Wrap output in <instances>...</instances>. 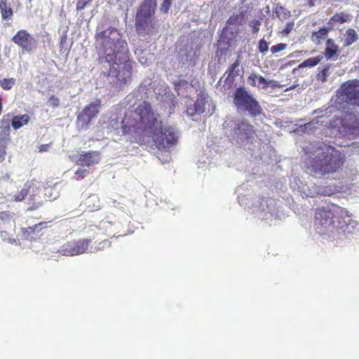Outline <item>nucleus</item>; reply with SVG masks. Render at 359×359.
I'll return each mask as SVG.
<instances>
[{"instance_id":"nucleus-41","label":"nucleus","mask_w":359,"mask_h":359,"mask_svg":"<svg viewBox=\"0 0 359 359\" xmlns=\"http://www.w3.org/2000/svg\"><path fill=\"white\" fill-rule=\"evenodd\" d=\"M285 85L280 84L279 82L274 80H267V88L270 86L272 88H281Z\"/></svg>"},{"instance_id":"nucleus-15","label":"nucleus","mask_w":359,"mask_h":359,"mask_svg":"<svg viewBox=\"0 0 359 359\" xmlns=\"http://www.w3.org/2000/svg\"><path fill=\"white\" fill-rule=\"evenodd\" d=\"M313 191L310 190V196H313L315 195L321 196H332L339 191V187L335 185H325V186H316L312 187Z\"/></svg>"},{"instance_id":"nucleus-44","label":"nucleus","mask_w":359,"mask_h":359,"mask_svg":"<svg viewBox=\"0 0 359 359\" xmlns=\"http://www.w3.org/2000/svg\"><path fill=\"white\" fill-rule=\"evenodd\" d=\"M109 245H110L109 241L108 240H104V241L99 243L97 248H95V251L103 250L105 248L109 247Z\"/></svg>"},{"instance_id":"nucleus-28","label":"nucleus","mask_w":359,"mask_h":359,"mask_svg":"<svg viewBox=\"0 0 359 359\" xmlns=\"http://www.w3.org/2000/svg\"><path fill=\"white\" fill-rule=\"evenodd\" d=\"M32 185L33 184L31 182L26 183L22 190L14 196V200L15 201H22L29 193Z\"/></svg>"},{"instance_id":"nucleus-38","label":"nucleus","mask_w":359,"mask_h":359,"mask_svg":"<svg viewBox=\"0 0 359 359\" xmlns=\"http://www.w3.org/2000/svg\"><path fill=\"white\" fill-rule=\"evenodd\" d=\"M172 4V0H163L161 5L160 10L163 13H168L170 7L171 6Z\"/></svg>"},{"instance_id":"nucleus-31","label":"nucleus","mask_w":359,"mask_h":359,"mask_svg":"<svg viewBox=\"0 0 359 359\" xmlns=\"http://www.w3.org/2000/svg\"><path fill=\"white\" fill-rule=\"evenodd\" d=\"M206 100L203 97H198L196 102L194 104L195 106V111H198V114H201L205 111V105Z\"/></svg>"},{"instance_id":"nucleus-16","label":"nucleus","mask_w":359,"mask_h":359,"mask_svg":"<svg viewBox=\"0 0 359 359\" xmlns=\"http://www.w3.org/2000/svg\"><path fill=\"white\" fill-rule=\"evenodd\" d=\"M46 227V222H40L32 226L22 229L23 236L27 239H34L36 232L39 233L43 229Z\"/></svg>"},{"instance_id":"nucleus-43","label":"nucleus","mask_w":359,"mask_h":359,"mask_svg":"<svg viewBox=\"0 0 359 359\" xmlns=\"http://www.w3.org/2000/svg\"><path fill=\"white\" fill-rule=\"evenodd\" d=\"M195 109L194 104L188 107L187 109V116L193 118L195 115L198 114V111H195Z\"/></svg>"},{"instance_id":"nucleus-55","label":"nucleus","mask_w":359,"mask_h":359,"mask_svg":"<svg viewBox=\"0 0 359 359\" xmlns=\"http://www.w3.org/2000/svg\"><path fill=\"white\" fill-rule=\"evenodd\" d=\"M107 223H108L107 221H103V222H102L101 224H102V226H105Z\"/></svg>"},{"instance_id":"nucleus-56","label":"nucleus","mask_w":359,"mask_h":359,"mask_svg":"<svg viewBox=\"0 0 359 359\" xmlns=\"http://www.w3.org/2000/svg\"><path fill=\"white\" fill-rule=\"evenodd\" d=\"M49 191H51V189H47L46 194H47L49 192Z\"/></svg>"},{"instance_id":"nucleus-48","label":"nucleus","mask_w":359,"mask_h":359,"mask_svg":"<svg viewBox=\"0 0 359 359\" xmlns=\"http://www.w3.org/2000/svg\"><path fill=\"white\" fill-rule=\"evenodd\" d=\"M10 180V175L6 174L4 176L0 177V180L7 181Z\"/></svg>"},{"instance_id":"nucleus-6","label":"nucleus","mask_w":359,"mask_h":359,"mask_svg":"<svg viewBox=\"0 0 359 359\" xmlns=\"http://www.w3.org/2000/svg\"><path fill=\"white\" fill-rule=\"evenodd\" d=\"M156 0H144L137 8L135 15V28L139 34H152L157 28L154 18Z\"/></svg>"},{"instance_id":"nucleus-49","label":"nucleus","mask_w":359,"mask_h":359,"mask_svg":"<svg viewBox=\"0 0 359 359\" xmlns=\"http://www.w3.org/2000/svg\"><path fill=\"white\" fill-rule=\"evenodd\" d=\"M48 145L47 144H43L40 147V151H47Z\"/></svg>"},{"instance_id":"nucleus-12","label":"nucleus","mask_w":359,"mask_h":359,"mask_svg":"<svg viewBox=\"0 0 359 359\" xmlns=\"http://www.w3.org/2000/svg\"><path fill=\"white\" fill-rule=\"evenodd\" d=\"M339 133L342 136L353 139L359 135V118L351 116L342 123Z\"/></svg>"},{"instance_id":"nucleus-24","label":"nucleus","mask_w":359,"mask_h":359,"mask_svg":"<svg viewBox=\"0 0 359 359\" xmlns=\"http://www.w3.org/2000/svg\"><path fill=\"white\" fill-rule=\"evenodd\" d=\"M328 34V29L326 28L320 29L317 32H314L311 36V40L316 44H320L324 41Z\"/></svg>"},{"instance_id":"nucleus-14","label":"nucleus","mask_w":359,"mask_h":359,"mask_svg":"<svg viewBox=\"0 0 359 359\" xmlns=\"http://www.w3.org/2000/svg\"><path fill=\"white\" fill-rule=\"evenodd\" d=\"M100 161V154L98 151H82L76 161L77 163L83 166H90L97 163Z\"/></svg>"},{"instance_id":"nucleus-52","label":"nucleus","mask_w":359,"mask_h":359,"mask_svg":"<svg viewBox=\"0 0 359 359\" xmlns=\"http://www.w3.org/2000/svg\"><path fill=\"white\" fill-rule=\"evenodd\" d=\"M310 6H314V0H308Z\"/></svg>"},{"instance_id":"nucleus-50","label":"nucleus","mask_w":359,"mask_h":359,"mask_svg":"<svg viewBox=\"0 0 359 359\" xmlns=\"http://www.w3.org/2000/svg\"><path fill=\"white\" fill-rule=\"evenodd\" d=\"M297 86H298V85H292V86H291L290 87H289V88H286V89L285 90V92H287V91H289V90H294V88H296Z\"/></svg>"},{"instance_id":"nucleus-9","label":"nucleus","mask_w":359,"mask_h":359,"mask_svg":"<svg viewBox=\"0 0 359 359\" xmlns=\"http://www.w3.org/2000/svg\"><path fill=\"white\" fill-rule=\"evenodd\" d=\"M107 62L110 65L111 74L117 73L118 80L121 83L126 84L130 80L133 65L130 59V52L126 60H115L113 62Z\"/></svg>"},{"instance_id":"nucleus-51","label":"nucleus","mask_w":359,"mask_h":359,"mask_svg":"<svg viewBox=\"0 0 359 359\" xmlns=\"http://www.w3.org/2000/svg\"><path fill=\"white\" fill-rule=\"evenodd\" d=\"M41 204H39L38 205H33V206H31L28 208V210H35L39 206H40Z\"/></svg>"},{"instance_id":"nucleus-40","label":"nucleus","mask_w":359,"mask_h":359,"mask_svg":"<svg viewBox=\"0 0 359 359\" xmlns=\"http://www.w3.org/2000/svg\"><path fill=\"white\" fill-rule=\"evenodd\" d=\"M261 22L258 20H253L250 22V26L252 28V32L257 34L259 30Z\"/></svg>"},{"instance_id":"nucleus-17","label":"nucleus","mask_w":359,"mask_h":359,"mask_svg":"<svg viewBox=\"0 0 359 359\" xmlns=\"http://www.w3.org/2000/svg\"><path fill=\"white\" fill-rule=\"evenodd\" d=\"M358 39V35L355 29H348L342 34L341 40L345 46H349Z\"/></svg>"},{"instance_id":"nucleus-19","label":"nucleus","mask_w":359,"mask_h":359,"mask_svg":"<svg viewBox=\"0 0 359 359\" xmlns=\"http://www.w3.org/2000/svg\"><path fill=\"white\" fill-rule=\"evenodd\" d=\"M351 21V15L344 13L334 15L329 21L330 27H334L338 24H342Z\"/></svg>"},{"instance_id":"nucleus-11","label":"nucleus","mask_w":359,"mask_h":359,"mask_svg":"<svg viewBox=\"0 0 359 359\" xmlns=\"http://www.w3.org/2000/svg\"><path fill=\"white\" fill-rule=\"evenodd\" d=\"M90 240H79L76 242L68 243L63 246L60 252L65 256H74L86 252L88 250Z\"/></svg>"},{"instance_id":"nucleus-54","label":"nucleus","mask_w":359,"mask_h":359,"mask_svg":"<svg viewBox=\"0 0 359 359\" xmlns=\"http://www.w3.org/2000/svg\"><path fill=\"white\" fill-rule=\"evenodd\" d=\"M4 216H8V214H6V212H1V217L4 218Z\"/></svg>"},{"instance_id":"nucleus-5","label":"nucleus","mask_w":359,"mask_h":359,"mask_svg":"<svg viewBox=\"0 0 359 359\" xmlns=\"http://www.w3.org/2000/svg\"><path fill=\"white\" fill-rule=\"evenodd\" d=\"M223 129L231 142L239 147L250 143L255 134L253 126L243 118H226Z\"/></svg>"},{"instance_id":"nucleus-35","label":"nucleus","mask_w":359,"mask_h":359,"mask_svg":"<svg viewBox=\"0 0 359 359\" xmlns=\"http://www.w3.org/2000/svg\"><path fill=\"white\" fill-rule=\"evenodd\" d=\"M243 21V18L241 14L233 15L231 16L227 22L229 25H241Z\"/></svg>"},{"instance_id":"nucleus-21","label":"nucleus","mask_w":359,"mask_h":359,"mask_svg":"<svg viewBox=\"0 0 359 359\" xmlns=\"http://www.w3.org/2000/svg\"><path fill=\"white\" fill-rule=\"evenodd\" d=\"M29 121V116L27 114L16 116L13 118L11 125L15 130H18L21 127L27 125Z\"/></svg>"},{"instance_id":"nucleus-26","label":"nucleus","mask_w":359,"mask_h":359,"mask_svg":"<svg viewBox=\"0 0 359 359\" xmlns=\"http://www.w3.org/2000/svg\"><path fill=\"white\" fill-rule=\"evenodd\" d=\"M323 55H318L315 57H310L304 62H302L301 64L299 65L298 68H304V67H313L317 65L318 63L320 62V61L323 60Z\"/></svg>"},{"instance_id":"nucleus-32","label":"nucleus","mask_w":359,"mask_h":359,"mask_svg":"<svg viewBox=\"0 0 359 359\" xmlns=\"http://www.w3.org/2000/svg\"><path fill=\"white\" fill-rule=\"evenodd\" d=\"M330 65L325 66L319 73L317 74V79L322 82L327 81V77L330 75Z\"/></svg>"},{"instance_id":"nucleus-37","label":"nucleus","mask_w":359,"mask_h":359,"mask_svg":"<svg viewBox=\"0 0 359 359\" xmlns=\"http://www.w3.org/2000/svg\"><path fill=\"white\" fill-rule=\"evenodd\" d=\"M259 50L263 55H265L269 50V43L264 39H261L259 42Z\"/></svg>"},{"instance_id":"nucleus-8","label":"nucleus","mask_w":359,"mask_h":359,"mask_svg":"<svg viewBox=\"0 0 359 359\" xmlns=\"http://www.w3.org/2000/svg\"><path fill=\"white\" fill-rule=\"evenodd\" d=\"M337 102L346 104L348 109L353 107L359 110V80L348 81L341 85L337 92Z\"/></svg>"},{"instance_id":"nucleus-1","label":"nucleus","mask_w":359,"mask_h":359,"mask_svg":"<svg viewBox=\"0 0 359 359\" xmlns=\"http://www.w3.org/2000/svg\"><path fill=\"white\" fill-rule=\"evenodd\" d=\"M125 121L129 128L140 130L145 135L151 136L158 149L170 148L178 141V130L170 126L163 127L162 122L146 102L140 103L134 111L127 114Z\"/></svg>"},{"instance_id":"nucleus-2","label":"nucleus","mask_w":359,"mask_h":359,"mask_svg":"<svg viewBox=\"0 0 359 359\" xmlns=\"http://www.w3.org/2000/svg\"><path fill=\"white\" fill-rule=\"evenodd\" d=\"M306 155L308 172L317 178H328L337 172L344 163V155L333 147L313 145L307 148Z\"/></svg>"},{"instance_id":"nucleus-23","label":"nucleus","mask_w":359,"mask_h":359,"mask_svg":"<svg viewBox=\"0 0 359 359\" xmlns=\"http://www.w3.org/2000/svg\"><path fill=\"white\" fill-rule=\"evenodd\" d=\"M338 51V47L333 40L328 39L326 42V48L325 49V56L327 59L332 58Z\"/></svg>"},{"instance_id":"nucleus-45","label":"nucleus","mask_w":359,"mask_h":359,"mask_svg":"<svg viewBox=\"0 0 359 359\" xmlns=\"http://www.w3.org/2000/svg\"><path fill=\"white\" fill-rule=\"evenodd\" d=\"M86 4H87L86 1L80 0L78 1L77 4H76V9L78 11L83 10L86 7Z\"/></svg>"},{"instance_id":"nucleus-39","label":"nucleus","mask_w":359,"mask_h":359,"mask_svg":"<svg viewBox=\"0 0 359 359\" xmlns=\"http://www.w3.org/2000/svg\"><path fill=\"white\" fill-rule=\"evenodd\" d=\"M287 44L280 43L277 45L271 46V51L272 53L275 54L285 50Z\"/></svg>"},{"instance_id":"nucleus-30","label":"nucleus","mask_w":359,"mask_h":359,"mask_svg":"<svg viewBox=\"0 0 359 359\" xmlns=\"http://www.w3.org/2000/svg\"><path fill=\"white\" fill-rule=\"evenodd\" d=\"M323 118V116L318 117V118H314L311 121L304 124V129L302 131L310 133L312 132L314 128H316V125L320 123L319 118Z\"/></svg>"},{"instance_id":"nucleus-22","label":"nucleus","mask_w":359,"mask_h":359,"mask_svg":"<svg viewBox=\"0 0 359 359\" xmlns=\"http://www.w3.org/2000/svg\"><path fill=\"white\" fill-rule=\"evenodd\" d=\"M0 11L2 19L4 20H11L13 16V11L7 0H0Z\"/></svg>"},{"instance_id":"nucleus-33","label":"nucleus","mask_w":359,"mask_h":359,"mask_svg":"<svg viewBox=\"0 0 359 359\" xmlns=\"http://www.w3.org/2000/svg\"><path fill=\"white\" fill-rule=\"evenodd\" d=\"M238 203L241 205L247 206L248 208H252L253 200L252 197L248 196H240L238 198Z\"/></svg>"},{"instance_id":"nucleus-53","label":"nucleus","mask_w":359,"mask_h":359,"mask_svg":"<svg viewBox=\"0 0 359 359\" xmlns=\"http://www.w3.org/2000/svg\"><path fill=\"white\" fill-rule=\"evenodd\" d=\"M2 112V102H1V100L0 99V114H1Z\"/></svg>"},{"instance_id":"nucleus-47","label":"nucleus","mask_w":359,"mask_h":359,"mask_svg":"<svg viewBox=\"0 0 359 359\" xmlns=\"http://www.w3.org/2000/svg\"><path fill=\"white\" fill-rule=\"evenodd\" d=\"M87 172V170L86 169H79L77 170L76 175L79 176L80 178H83Z\"/></svg>"},{"instance_id":"nucleus-36","label":"nucleus","mask_w":359,"mask_h":359,"mask_svg":"<svg viewBox=\"0 0 359 359\" xmlns=\"http://www.w3.org/2000/svg\"><path fill=\"white\" fill-rule=\"evenodd\" d=\"M276 13L277 16L282 20L286 19L290 15V11H287L283 7L277 8L276 10Z\"/></svg>"},{"instance_id":"nucleus-18","label":"nucleus","mask_w":359,"mask_h":359,"mask_svg":"<svg viewBox=\"0 0 359 359\" xmlns=\"http://www.w3.org/2000/svg\"><path fill=\"white\" fill-rule=\"evenodd\" d=\"M249 81L250 84L253 86H256L261 90H266L267 88V80L263 76L257 74H252L249 76Z\"/></svg>"},{"instance_id":"nucleus-46","label":"nucleus","mask_w":359,"mask_h":359,"mask_svg":"<svg viewBox=\"0 0 359 359\" xmlns=\"http://www.w3.org/2000/svg\"><path fill=\"white\" fill-rule=\"evenodd\" d=\"M50 104L56 107L59 104V100L54 96H52L49 100Z\"/></svg>"},{"instance_id":"nucleus-27","label":"nucleus","mask_w":359,"mask_h":359,"mask_svg":"<svg viewBox=\"0 0 359 359\" xmlns=\"http://www.w3.org/2000/svg\"><path fill=\"white\" fill-rule=\"evenodd\" d=\"M85 204L90 211H93L95 208H100V199L97 195L93 194L86 200Z\"/></svg>"},{"instance_id":"nucleus-29","label":"nucleus","mask_w":359,"mask_h":359,"mask_svg":"<svg viewBox=\"0 0 359 359\" xmlns=\"http://www.w3.org/2000/svg\"><path fill=\"white\" fill-rule=\"evenodd\" d=\"M16 83V79L14 78L4 79L0 80V86L4 89L8 90L11 89Z\"/></svg>"},{"instance_id":"nucleus-10","label":"nucleus","mask_w":359,"mask_h":359,"mask_svg":"<svg viewBox=\"0 0 359 359\" xmlns=\"http://www.w3.org/2000/svg\"><path fill=\"white\" fill-rule=\"evenodd\" d=\"M100 101L97 100L86 107L78 115L76 126L79 130L86 129L90 121L100 112Z\"/></svg>"},{"instance_id":"nucleus-34","label":"nucleus","mask_w":359,"mask_h":359,"mask_svg":"<svg viewBox=\"0 0 359 359\" xmlns=\"http://www.w3.org/2000/svg\"><path fill=\"white\" fill-rule=\"evenodd\" d=\"M1 136H3L4 138L9 136L10 134V125L8 121H5L2 120L1 122Z\"/></svg>"},{"instance_id":"nucleus-25","label":"nucleus","mask_w":359,"mask_h":359,"mask_svg":"<svg viewBox=\"0 0 359 359\" xmlns=\"http://www.w3.org/2000/svg\"><path fill=\"white\" fill-rule=\"evenodd\" d=\"M138 61L143 65H148L149 61L151 60L153 57L151 55L146 53L142 49H136L135 50Z\"/></svg>"},{"instance_id":"nucleus-42","label":"nucleus","mask_w":359,"mask_h":359,"mask_svg":"<svg viewBox=\"0 0 359 359\" xmlns=\"http://www.w3.org/2000/svg\"><path fill=\"white\" fill-rule=\"evenodd\" d=\"M294 23L293 22H287L285 27L282 30V33L285 35H288L294 27Z\"/></svg>"},{"instance_id":"nucleus-13","label":"nucleus","mask_w":359,"mask_h":359,"mask_svg":"<svg viewBox=\"0 0 359 359\" xmlns=\"http://www.w3.org/2000/svg\"><path fill=\"white\" fill-rule=\"evenodd\" d=\"M12 41L20 46L23 50L30 52L35 47L34 38L24 29H21L13 37Z\"/></svg>"},{"instance_id":"nucleus-7","label":"nucleus","mask_w":359,"mask_h":359,"mask_svg":"<svg viewBox=\"0 0 359 359\" xmlns=\"http://www.w3.org/2000/svg\"><path fill=\"white\" fill-rule=\"evenodd\" d=\"M233 104L238 112H248L252 116H259L262 112L259 102L245 88H238L235 90Z\"/></svg>"},{"instance_id":"nucleus-4","label":"nucleus","mask_w":359,"mask_h":359,"mask_svg":"<svg viewBox=\"0 0 359 359\" xmlns=\"http://www.w3.org/2000/svg\"><path fill=\"white\" fill-rule=\"evenodd\" d=\"M346 211L343 208L332 205L330 208H321L316 210L314 218V226L319 234L327 235L328 236L334 237L333 235L336 231L338 235L343 233L346 237L348 234L354 233L353 231L358 223L351 221L348 224L341 226H335L334 218L337 217L336 215L341 216L345 215Z\"/></svg>"},{"instance_id":"nucleus-3","label":"nucleus","mask_w":359,"mask_h":359,"mask_svg":"<svg viewBox=\"0 0 359 359\" xmlns=\"http://www.w3.org/2000/svg\"><path fill=\"white\" fill-rule=\"evenodd\" d=\"M95 41L100 54L104 62H113L115 60H126L129 52L126 41L118 29L109 27L102 30L97 28Z\"/></svg>"},{"instance_id":"nucleus-20","label":"nucleus","mask_w":359,"mask_h":359,"mask_svg":"<svg viewBox=\"0 0 359 359\" xmlns=\"http://www.w3.org/2000/svg\"><path fill=\"white\" fill-rule=\"evenodd\" d=\"M268 200L264 198H255L253 199V202L252 203V212L253 213H262V212L265 211L264 207L266 206V208H269Z\"/></svg>"}]
</instances>
